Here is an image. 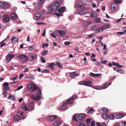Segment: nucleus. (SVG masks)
Segmentation results:
<instances>
[{
  "mask_svg": "<svg viewBox=\"0 0 126 126\" xmlns=\"http://www.w3.org/2000/svg\"><path fill=\"white\" fill-rule=\"evenodd\" d=\"M41 90H40L37 92L35 95H32L31 98L32 99L35 101L39 100L41 99Z\"/></svg>",
  "mask_w": 126,
  "mask_h": 126,
  "instance_id": "f257e3e1",
  "label": "nucleus"
},
{
  "mask_svg": "<svg viewBox=\"0 0 126 126\" xmlns=\"http://www.w3.org/2000/svg\"><path fill=\"white\" fill-rule=\"evenodd\" d=\"M60 6L59 2L58 1H55L54 2L52 6H49L48 8V11H52L54 9L58 8Z\"/></svg>",
  "mask_w": 126,
  "mask_h": 126,
  "instance_id": "f03ea898",
  "label": "nucleus"
},
{
  "mask_svg": "<svg viewBox=\"0 0 126 126\" xmlns=\"http://www.w3.org/2000/svg\"><path fill=\"white\" fill-rule=\"evenodd\" d=\"M110 9L112 11H115L118 9V4L115 3H112L110 6Z\"/></svg>",
  "mask_w": 126,
  "mask_h": 126,
  "instance_id": "7ed1b4c3",
  "label": "nucleus"
},
{
  "mask_svg": "<svg viewBox=\"0 0 126 126\" xmlns=\"http://www.w3.org/2000/svg\"><path fill=\"white\" fill-rule=\"evenodd\" d=\"M55 34L56 35L61 37H63L65 35V33L64 31L60 30H57L55 32Z\"/></svg>",
  "mask_w": 126,
  "mask_h": 126,
  "instance_id": "20e7f679",
  "label": "nucleus"
},
{
  "mask_svg": "<svg viewBox=\"0 0 126 126\" xmlns=\"http://www.w3.org/2000/svg\"><path fill=\"white\" fill-rule=\"evenodd\" d=\"M28 87L29 89H33L32 92L37 90L38 89L37 87L32 84H30L28 85Z\"/></svg>",
  "mask_w": 126,
  "mask_h": 126,
  "instance_id": "39448f33",
  "label": "nucleus"
},
{
  "mask_svg": "<svg viewBox=\"0 0 126 126\" xmlns=\"http://www.w3.org/2000/svg\"><path fill=\"white\" fill-rule=\"evenodd\" d=\"M0 6L3 8H7L9 7V5L6 2L2 1L0 2Z\"/></svg>",
  "mask_w": 126,
  "mask_h": 126,
  "instance_id": "423d86ee",
  "label": "nucleus"
},
{
  "mask_svg": "<svg viewBox=\"0 0 126 126\" xmlns=\"http://www.w3.org/2000/svg\"><path fill=\"white\" fill-rule=\"evenodd\" d=\"M81 1L79 0H77L76 2L75 5V7L79 8L80 7L81 8H83V6L80 5Z\"/></svg>",
  "mask_w": 126,
  "mask_h": 126,
  "instance_id": "0eeeda50",
  "label": "nucleus"
},
{
  "mask_svg": "<svg viewBox=\"0 0 126 126\" xmlns=\"http://www.w3.org/2000/svg\"><path fill=\"white\" fill-rule=\"evenodd\" d=\"M32 105H30L28 106L27 108L26 106H25L24 108L26 110H33L34 109V104L33 102H32Z\"/></svg>",
  "mask_w": 126,
  "mask_h": 126,
  "instance_id": "6e6552de",
  "label": "nucleus"
},
{
  "mask_svg": "<svg viewBox=\"0 0 126 126\" xmlns=\"http://www.w3.org/2000/svg\"><path fill=\"white\" fill-rule=\"evenodd\" d=\"M72 103L68 102V103H67L66 102L65 103L63 102V104L62 105L61 107V109L63 110H65L67 108V105L68 104H71Z\"/></svg>",
  "mask_w": 126,
  "mask_h": 126,
  "instance_id": "1a4fd4ad",
  "label": "nucleus"
},
{
  "mask_svg": "<svg viewBox=\"0 0 126 126\" xmlns=\"http://www.w3.org/2000/svg\"><path fill=\"white\" fill-rule=\"evenodd\" d=\"M41 13H36L33 15L34 19L36 20H38L41 17Z\"/></svg>",
  "mask_w": 126,
  "mask_h": 126,
  "instance_id": "9d476101",
  "label": "nucleus"
},
{
  "mask_svg": "<svg viewBox=\"0 0 126 126\" xmlns=\"http://www.w3.org/2000/svg\"><path fill=\"white\" fill-rule=\"evenodd\" d=\"M17 57L22 61H25L27 59V57L26 56L24 55H18L17 56Z\"/></svg>",
  "mask_w": 126,
  "mask_h": 126,
  "instance_id": "9b49d317",
  "label": "nucleus"
},
{
  "mask_svg": "<svg viewBox=\"0 0 126 126\" xmlns=\"http://www.w3.org/2000/svg\"><path fill=\"white\" fill-rule=\"evenodd\" d=\"M86 13L87 12L86 10L85 9H81L79 11H76L75 13L81 15L84 14Z\"/></svg>",
  "mask_w": 126,
  "mask_h": 126,
  "instance_id": "f8f14e48",
  "label": "nucleus"
},
{
  "mask_svg": "<svg viewBox=\"0 0 126 126\" xmlns=\"http://www.w3.org/2000/svg\"><path fill=\"white\" fill-rule=\"evenodd\" d=\"M81 22L82 23H83L84 25L86 27L88 26L91 23V21L89 20L84 21L82 20H81Z\"/></svg>",
  "mask_w": 126,
  "mask_h": 126,
  "instance_id": "ddd939ff",
  "label": "nucleus"
},
{
  "mask_svg": "<svg viewBox=\"0 0 126 126\" xmlns=\"http://www.w3.org/2000/svg\"><path fill=\"white\" fill-rule=\"evenodd\" d=\"M85 114L84 113H81L80 114L77 116V118L79 120H81L84 119L86 118Z\"/></svg>",
  "mask_w": 126,
  "mask_h": 126,
  "instance_id": "4468645a",
  "label": "nucleus"
},
{
  "mask_svg": "<svg viewBox=\"0 0 126 126\" xmlns=\"http://www.w3.org/2000/svg\"><path fill=\"white\" fill-rule=\"evenodd\" d=\"M3 85L4 87V88L2 89L3 90H4V89L6 90H9L10 88L9 86V84L8 82H5Z\"/></svg>",
  "mask_w": 126,
  "mask_h": 126,
  "instance_id": "2eb2a0df",
  "label": "nucleus"
},
{
  "mask_svg": "<svg viewBox=\"0 0 126 126\" xmlns=\"http://www.w3.org/2000/svg\"><path fill=\"white\" fill-rule=\"evenodd\" d=\"M85 111L88 113L92 114L94 112V111L93 108H88Z\"/></svg>",
  "mask_w": 126,
  "mask_h": 126,
  "instance_id": "dca6fc26",
  "label": "nucleus"
},
{
  "mask_svg": "<svg viewBox=\"0 0 126 126\" xmlns=\"http://www.w3.org/2000/svg\"><path fill=\"white\" fill-rule=\"evenodd\" d=\"M65 11V8L64 6H62L60 8V9H57L56 10V12H58L59 13H62Z\"/></svg>",
  "mask_w": 126,
  "mask_h": 126,
  "instance_id": "f3484780",
  "label": "nucleus"
},
{
  "mask_svg": "<svg viewBox=\"0 0 126 126\" xmlns=\"http://www.w3.org/2000/svg\"><path fill=\"white\" fill-rule=\"evenodd\" d=\"M10 16L12 19L15 20L17 17V16L16 13L13 12L11 13L10 14Z\"/></svg>",
  "mask_w": 126,
  "mask_h": 126,
  "instance_id": "a211bd4d",
  "label": "nucleus"
},
{
  "mask_svg": "<svg viewBox=\"0 0 126 126\" xmlns=\"http://www.w3.org/2000/svg\"><path fill=\"white\" fill-rule=\"evenodd\" d=\"M78 96L77 95H73L72 97L70 98H68L66 101L67 103H68V102H71L70 101L73 100H75Z\"/></svg>",
  "mask_w": 126,
  "mask_h": 126,
  "instance_id": "6ab92c4d",
  "label": "nucleus"
},
{
  "mask_svg": "<svg viewBox=\"0 0 126 126\" xmlns=\"http://www.w3.org/2000/svg\"><path fill=\"white\" fill-rule=\"evenodd\" d=\"M3 20L6 22L9 21L10 19L9 16L7 15H5L3 16Z\"/></svg>",
  "mask_w": 126,
  "mask_h": 126,
  "instance_id": "aec40b11",
  "label": "nucleus"
},
{
  "mask_svg": "<svg viewBox=\"0 0 126 126\" xmlns=\"http://www.w3.org/2000/svg\"><path fill=\"white\" fill-rule=\"evenodd\" d=\"M56 115H51L48 116V117L47 118V119L49 121H52L56 119Z\"/></svg>",
  "mask_w": 126,
  "mask_h": 126,
  "instance_id": "412c9836",
  "label": "nucleus"
},
{
  "mask_svg": "<svg viewBox=\"0 0 126 126\" xmlns=\"http://www.w3.org/2000/svg\"><path fill=\"white\" fill-rule=\"evenodd\" d=\"M14 56L13 54H9L7 55L6 56V60L7 61H10L14 57Z\"/></svg>",
  "mask_w": 126,
  "mask_h": 126,
  "instance_id": "4be33fe9",
  "label": "nucleus"
},
{
  "mask_svg": "<svg viewBox=\"0 0 126 126\" xmlns=\"http://www.w3.org/2000/svg\"><path fill=\"white\" fill-rule=\"evenodd\" d=\"M92 83V82L90 80L85 81L84 85L89 87H91Z\"/></svg>",
  "mask_w": 126,
  "mask_h": 126,
  "instance_id": "5701e85b",
  "label": "nucleus"
},
{
  "mask_svg": "<svg viewBox=\"0 0 126 126\" xmlns=\"http://www.w3.org/2000/svg\"><path fill=\"white\" fill-rule=\"evenodd\" d=\"M61 124V122L59 121H55L53 123V126H59Z\"/></svg>",
  "mask_w": 126,
  "mask_h": 126,
  "instance_id": "b1692460",
  "label": "nucleus"
},
{
  "mask_svg": "<svg viewBox=\"0 0 126 126\" xmlns=\"http://www.w3.org/2000/svg\"><path fill=\"white\" fill-rule=\"evenodd\" d=\"M98 28V26L95 25L91 26L90 28V30L91 31H94L97 29Z\"/></svg>",
  "mask_w": 126,
  "mask_h": 126,
  "instance_id": "393cba45",
  "label": "nucleus"
},
{
  "mask_svg": "<svg viewBox=\"0 0 126 126\" xmlns=\"http://www.w3.org/2000/svg\"><path fill=\"white\" fill-rule=\"evenodd\" d=\"M11 98H12V100L14 101H15L16 99L15 97L12 94H10L8 97V99H10Z\"/></svg>",
  "mask_w": 126,
  "mask_h": 126,
  "instance_id": "a878e982",
  "label": "nucleus"
},
{
  "mask_svg": "<svg viewBox=\"0 0 126 126\" xmlns=\"http://www.w3.org/2000/svg\"><path fill=\"white\" fill-rule=\"evenodd\" d=\"M101 21V19L100 18L97 17L95 18L94 22L95 23H100Z\"/></svg>",
  "mask_w": 126,
  "mask_h": 126,
  "instance_id": "bb28decb",
  "label": "nucleus"
},
{
  "mask_svg": "<svg viewBox=\"0 0 126 126\" xmlns=\"http://www.w3.org/2000/svg\"><path fill=\"white\" fill-rule=\"evenodd\" d=\"M33 5L35 7L38 9H40L41 7V5L37 3H34Z\"/></svg>",
  "mask_w": 126,
  "mask_h": 126,
  "instance_id": "cd10ccee",
  "label": "nucleus"
},
{
  "mask_svg": "<svg viewBox=\"0 0 126 126\" xmlns=\"http://www.w3.org/2000/svg\"><path fill=\"white\" fill-rule=\"evenodd\" d=\"M20 119V117L18 115H16L14 118V120L16 121H18Z\"/></svg>",
  "mask_w": 126,
  "mask_h": 126,
  "instance_id": "c85d7f7f",
  "label": "nucleus"
},
{
  "mask_svg": "<svg viewBox=\"0 0 126 126\" xmlns=\"http://www.w3.org/2000/svg\"><path fill=\"white\" fill-rule=\"evenodd\" d=\"M102 117L105 119H108L109 117V116L106 114L104 113L101 116Z\"/></svg>",
  "mask_w": 126,
  "mask_h": 126,
  "instance_id": "c756f323",
  "label": "nucleus"
},
{
  "mask_svg": "<svg viewBox=\"0 0 126 126\" xmlns=\"http://www.w3.org/2000/svg\"><path fill=\"white\" fill-rule=\"evenodd\" d=\"M11 40L13 41H14V42H17L19 41V39L18 38H17L15 36L13 37L11 39Z\"/></svg>",
  "mask_w": 126,
  "mask_h": 126,
  "instance_id": "7c9ffc66",
  "label": "nucleus"
},
{
  "mask_svg": "<svg viewBox=\"0 0 126 126\" xmlns=\"http://www.w3.org/2000/svg\"><path fill=\"white\" fill-rule=\"evenodd\" d=\"M48 64L49 65L47 66V67H50L52 70H53L54 69V64L53 63H52L50 64Z\"/></svg>",
  "mask_w": 126,
  "mask_h": 126,
  "instance_id": "2f4dec72",
  "label": "nucleus"
},
{
  "mask_svg": "<svg viewBox=\"0 0 126 126\" xmlns=\"http://www.w3.org/2000/svg\"><path fill=\"white\" fill-rule=\"evenodd\" d=\"M77 76V75L75 72H72L71 74L70 75V77L72 78H73Z\"/></svg>",
  "mask_w": 126,
  "mask_h": 126,
  "instance_id": "473e14b6",
  "label": "nucleus"
},
{
  "mask_svg": "<svg viewBox=\"0 0 126 126\" xmlns=\"http://www.w3.org/2000/svg\"><path fill=\"white\" fill-rule=\"evenodd\" d=\"M101 27H100V28L98 29L97 30H96L95 32V33L97 34L99 33H101L102 32L103 30H102V28H101Z\"/></svg>",
  "mask_w": 126,
  "mask_h": 126,
  "instance_id": "72a5a7b5",
  "label": "nucleus"
},
{
  "mask_svg": "<svg viewBox=\"0 0 126 126\" xmlns=\"http://www.w3.org/2000/svg\"><path fill=\"white\" fill-rule=\"evenodd\" d=\"M124 116V115L123 114H119L116 115V118L117 119L121 118L123 117Z\"/></svg>",
  "mask_w": 126,
  "mask_h": 126,
  "instance_id": "f704fd0d",
  "label": "nucleus"
},
{
  "mask_svg": "<svg viewBox=\"0 0 126 126\" xmlns=\"http://www.w3.org/2000/svg\"><path fill=\"white\" fill-rule=\"evenodd\" d=\"M48 52L47 50H43L41 54L42 56H44L47 54Z\"/></svg>",
  "mask_w": 126,
  "mask_h": 126,
  "instance_id": "c9c22d12",
  "label": "nucleus"
},
{
  "mask_svg": "<svg viewBox=\"0 0 126 126\" xmlns=\"http://www.w3.org/2000/svg\"><path fill=\"white\" fill-rule=\"evenodd\" d=\"M122 0H114L113 2L114 3H115L117 4L121 3L122 2Z\"/></svg>",
  "mask_w": 126,
  "mask_h": 126,
  "instance_id": "e433bc0d",
  "label": "nucleus"
},
{
  "mask_svg": "<svg viewBox=\"0 0 126 126\" xmlns=\"http://www.w3.org/2000/svg\"><path fill=\"white\" fill-rule=\"evenodd\" d=\"M77 126H86L84 123L80 122H78L76 124Z\"/></svg>",
  "mask_w": 126,
  "mask_h": 126,
  "instance_id": "4c0bfd02",
  "label": "nucleus"
},
{
  "mask_svg": "<svg viewBox=\"0 0 126 126\" xmlns=\"http://www.w3.org/2000/svg\"><path fill=\"white\" fill-rule=\"evenodd\" d=\"M92 88L97 90H101L102 89V87L98 86H94L92 87Z\"/></svg>",
  "mask_w": 126,
  "mask_h": 126,
  "instance_id": "58836bf2",
  "label": "nucleus"
},
{
  "mask_svg": "<svg viewBox=\"0 0 126 126\" xmlns=\"http://www.w3.org/2000/svg\"><path fill=\"white\" fill-rule=\"evenodd\" d=\"M108 83H106L105 84L103 85L102 87V89H105L108 86Z\"/></svg>",
  "mask_w": 126,
  "mask_h": 126,
  "instance_id": "ea45409f",
  "label": "nucleus"
},
{
  "mask_svg": "<svg viewBox=\"0 0 126 126\" xmlns=\"http://www.w3.org/2000/svg\"><path fill=\"white\" fill-rule=\"evenodd\" d=\"M37 57V55L35 54H33L31 56V58L32 59H34L36 58Z\"/></svg>",
  "mask_w": 126,
  "mask_h": 126,
  "instance_id": "a19ab883",
  "label": "nucleus"
},
{
  "mask_svg": "<svg viewBox=\"0 0 126 126\" xmlns=\"http://www.w3.org/2000/svg\"><path fill=\"white\" fill-rule=\"evenodd\" d=\"M96 13L95 12H93L90 15V16L92 17H94L96 16Z\"/></svg>",
  "mask_w": 126,
  "mask_h": 126,
  "instance_id": "79ce46f5",
  "label": "nucleus"
},
{
  "mask_svg": "<svg viewBox=\"0 0 126 126\" xmlns=\"http://www.w3.org/2000/svg\"><path fill=\"white\" fill-rule=\"evenodd\" d=\"M56 65L60 68H61L63 67V66L62 65V64L59 62H57L56 63Z\"/></svg>",
  "mask_w": 126,
  "mask_h": 126,
  "instance_id": "37998d69",
  "label": "nucleus"
},
{
  "mask_svg": "<svg viewBox=\"0 0 126 126\" xmlns=\"http://www.w3.org/2000/svg\"><path fill=\"white\" fill-rule=\"evenodd\" d=\"M101 110L104 113H106L108 111V109L105 108H103L101 109Z\"/></svg>",
  "mask_w": 126,
  "mask_h": 126,
  "instance_id": "c03bdc74",
  "label": "nucleus"
},
{
  "mask_svg": "<svg viewBox=\"0 0 126 126\" xmlns=\"http://www.w3.org/2000/svg\"><path fill=\"white\" fill-rule=\"evenodd\" d=\"M29 75L30 76V77H29L28 78L29 79H35V77H34L33 75L31 74V73H29Z\"/></svg>",
  "mask_w": 126,
  "mask_h": 126,
  "instance_id": "a18cd8bd",
  "label": "nucleus"
},
{
  "mask_svg": "<svg viewBox=\"0 0 126 126\" xmlns=\"http://www.w3.org/2000/svg\"><path fill=\"white\" fill-rule=\"evenodd\" d=\"M41 62L43 63H45L46 62V60L45 58L42 57H41Z\"/></svg>",
  "mask_w": 126,
  "mask_h": 126,
  "instance_id": "49530a36",
  "label": "nucleus"
},
{
  "mask_svg": "<svg viewBox=\"0 0 126 126\" xmlns=\"http://www.w3.org/2000/svg\"><path fill=\"white\" fill-rule=\"evenodd\" d=\"M23 88V86H20L17 87V88L15 90V91H18L20 90L22 88Z\"/></svg>",
  "mask_w": 126,
  "mask_h": 126,
  "instance_id": "de8ad7c7",
  "label": "nucleus"
},
{
  "mask_svg": "<svg viewBox=\"0 0 126 126\" xmlns=\"http://www.w3.org/2000/svg\"><path fill=\"white\" fill-rule=\"evenodd\" d=\"M105 25L106 26V28L107 29L111 27V25L109 23H107L105 24Z\"/></svg>",
  "mask_w": 126,
  "mask_h": 126,
  "instance_id": "09e8293b",
  "label": "nucleus"
},
{
  "mask_svg": "<svg viewBox=\"0 0 126 126\" xmlns=\"http://www.w3.org/2000/svg\"><path fill=\"white\" fill-rule=\"evenodd\" d=\"M44 1V0H38V2L41 4L43 3Z\"/></svg>",
  "mask_w": 126,
  "mask_h": 126,
  "instance_id": "8fccbe9b",
  "label": "nucleus"
},
{
  "mask_svg": "<svg viewBox=\"0 0 126 126\" xmlns=\"http://www.w3.org/2000/svg\"><path fill=\"white\" fill-rule=\"evenodd\" d=\"M48 44L47 43L44 44L42 45V47L43 48L44 47H48Z\"/></svg>",
  "mask_w": 126,
  "mask_h": 126,
  "instance_id": "3c124183",
  "label": "nucleus"
},
{
  "mask_svg": "<svg viewBox=\"0 0 126 126\" xmlns=\"http://www.w3.org/2000/svg\"><path fill=\"white\" fill-rule=\"evenodd\" d=\"M101 28H102V30H103V31L105 29H107V28H106V26L105 25L101 26Z\"/></svg>",
  "mask_w": 126,
  "mask_h": 126,
  "instance_id": "603ef678",
  "label": "nucleus"
},
{
  "mask_svg": "<svg viewBox=\"0 0 126 126\" xmlns=\"http://www.w3.org/2000/svg\"><path fill=\"white\" fill-rule=\"evenodd\" d=\"M117 72L121 74H123L124 73L123 70L120 69H119V70H117Z\"/></svg>",
  "mask_w": 126,
  "mask_h": 126,
  "instance_id": "864d4df0",
  "label": "nucleus"
},
{
  "mask_svg": "<svg viewBox=\"0 0 126 126\" xmlns=\"http://www.w3.org/2000/svg\"><path fill=\"white\" fill-rule=\"evenodd\" d=\"M77 114H76L73 115V117L72 118V119L73 120H75L76 121H77V120L76 118V117Z\"/></svg>",
  "mask_w": 126,
  "mask_h": 126,
  "instance_id": "5fc2aeb1",
  "label": "nucleus"
},
{
  "mask_svg": "<svg viewBox=\"0 0 126 126\" xmlns=\"http://www.w3.org/2000/svg\"><path fill=\"white\" fill-rule=\"evenodd\" d=\"M28 49L30 51H32L33 50V47L31 46H29L28 47Z\"/></svg>",
  "mask_w": 126,
  "mask_h": 126,
  "instance_id": "6e6d98bb",
  "label": "nucleus"
},
{
  "mask_svg": "<svg viewBox=\"0 0 126 126\" xmlns=\"http://www.w3.org/2000/svg\"><path fill=\"white\" fill-rule=\"evenodd\" d=\"M49 72V71L48 70H44L43 71H42L41 72L42 73H48Z\"/></svg>",
  "mask_w": 126,
  "mask_h": 126,
  "instance_id": "4d7b16f0",
  "label": "nucleus"
},
{
  "mask_svg": "<svg viewBox=\"0 0 126 126\" xmlns=\"http://www.w3.org/2000/svg\"><path fill=\"white\" fill-rule=\"evenodd\" d=\"M64 44L68 46L70 44V43L69 42L66 41L64 42Z\"/></svg>",
  "mask_w": 126,
  "mask_h": 126,
  "instance_id": "13d9d810",
  "label": "nucleus"
},
{
  "mask_svg": "<svg viewBox=\"0 0 126 126\" xmlns=\"http://www.w3.org/2000/svg\"><path fill=\"white\" fill-rule=\"evenodd\" d=\"M86 122L88 123H90L91 121V120L90 119H87L86 120Z\"/></svg>",
  "mask_w": 126,
  "mask_h": 126,
  "instance_id": "bf43d9fd",
  "label": "nucleus"
},
{
  "mask_svg": "<svg viewBox=\"0 0 126 126\" xmlns=\"http://www.w3.org/2000/svg\"><path fill=\"white\" fill-rule=\"evenodd\" d=\"M75 51H77L79 53H80V52L78 48L77 47H76L75 48Z\"/></svg>",
  "mask_w": 126,
  "mask_h": 126,
  "instance_id": "052dcab7",
  "label": "nucleus"
},
{
  "mask_svg": "<svg viewBox=\"0 0 126 126\" xmlns=\"http://www.w3.org/2000/svg\"><path fill=\"white\" fill-rule=\"evenodd\" d=\"M93 35H94V33H93L91 34L88 35V38H90L92 37Z\"/></svg>",
  "mask_w": 126,
  "mask_h": 126,
  "instance_id": "680f3d73",
  "label": "nucleus"
},
{
  "mask_svg": "<svg viewBox=\"0 0 126 126\" xmlns=\"http://www.w3.org/2000/svg\"><path fill=\"white\" fill-rule=\"evenodd\" d=\"M85 82V81H80L79 82V83L80 85H84Z\"/></svg>",
  "mask_w": 126,
  "mask_h": 126,
  "instance_id": "e2e57ef3",
  "label": "nucleus"
},
{
  "mask_svg": "<svg viewBox=\"0 0 126 126\" xmlns=\"http://www.w3.org/2000/svg\"><path fill=\"white\" fill-rule=\"evenodd\" d=\"M3 95L5 97H6L7 96V93L5 91H4L3 92Z\"/></svg>",
  "mask_w": 126,
  "mask_h": 126,
  "instance_id": "0e129e2a",
  "label": "nucleus"
},
{
  "mask_svg": "<svg viewBox=\"0 0 126 126\" xmlns=\"http://www.w3.org/2000/svg\"><path fill=\"white\" fill-rule=\"evenodd\" d=\"M36 24L38 25L40 24L45 25V23L43 22H37V23Z\"/></svg>",
  "mask_w": 126,
  "mask_h": 126,
  "instance_id": "69168bd1",
  "label": "nucleus"
},
{
  "mask_svg": "<svg viewBox=\"0 0 126 126\" xmlns=\"http://www.w3.org/2000/svg\"><path fill=\"white\" fill-rule=\"evenodd\" d=\"M122 125V126H126V122L123 121Z\"/></svg>",
  "mask_w": 126,
  "mask_h": 126,
  "instance_id": "338daca9",
  "label": "nucleus"
},
{
  "mask_svg": "<svg viewBox=\"0 0 126 126\" xmlns=\"http://www.w3.org/2000/svg\"><path fill=\"white\" fill-rule=\"evenodd\" d=\"M95 74H94L92 73H91L90 74V75L92 77H95Z\"/></svg>",
  "mask_w": 126,
  "mask_h": 126,
  "instance_id": "774afa93",
  "label": "nucleus"
}]
</instances>
